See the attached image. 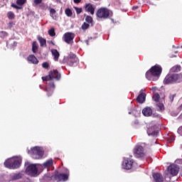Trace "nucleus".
Listing matches in <instances>:
<instances>
[{
    "label": "nucleus",
    "instance_id": "5701e85b",
    "mask_svg": "<svg viewBox=\"0 0 182 182\" xmlns=\"http://www.w3.org/2000/svg\"><path fill=\"white\" fill-rule=\"evenodd\" d=\"M21 177L22 176L21 175V173H14L11 175L12 180H19V178H21Z\"/></svg>",
    "mask_w": 182,
    "mask_h": 182
},
{
    "label": "nucleus",
    "instance_id": "4c0bfd02",
    "mask_svg": "<svg viewBox=\"0 0 182 182\" xmlns=\"http://www.w3.org/2000/svg\"><path fill=\"white\" fill-rule=\"evenodd\" d=\"M46 180H50V178H48L47 176H44L42 179H41V182H46Z\"/></svg>",
    "mask_w": 182,
    "mask_h": 182
},
{
    "label": "nucleus",
    "instance_id": "2eb2a0df",
    "mask_svg": "<svg viewBox=\"0 0 182 182\" xmlns=\"http://www.w3.org/2000/svg\"><path fill=\"white\" fill-rule=\"evenodd\" d=\"M154 179L156 182H163L164 181V178L161 174L156 173L153 174Z\"/></svg>",
    "mask_w": 182,
    "mask_h": 182
},
{
    "label": "nucleus",
    "instance_id": "2f4dec72",
    "mask_svg": "<svg viewBox=\"0 0 182 182\" xmlns=\"http://www.w3.org/2000/svg\"><path fill=\"white\" fill-rule=\"evenodd\" d=\"M0 36H1V38H5V37L8 36V33H6V31H1Z\"/></svg>",
    "mask_w": 182,
    "mask_h": 182
},
{
    "label": "nucleus",
    "instance_id": "412c9836",
    "mask_svg": "<svg viewBox=\"0 0 182 182\" xmlns=\"http://www.w3.org/2000/svg\"><path fill=\"white\" fill-rule=\"evenodd\" d=\"M181 70V66L174 65L171 68V73H177Z\"/></svg>",
    "mask_w": 182,
    "mask_h": 182
},
{
    "label": "nucleus",
    "instance_id": "6ab92c4d",
    "mask_svg": "<svg viewBox=\"0 0 182 182\" xmlns=\"http://www.w3.org/2000/svg\"><path fill=\"white\" fill-rule=\"evenodd\" d=\"M136 100L139 103H144L146 100V94L145 93L139 94L136 98Z\"/></svg>",
    "mask_w": 182,
    "mask_h": 182
},
{
    "label": "nucleus",
    "instance_id": "c03bdc74",
    "mask_svg": "<svg viewBox=\"0 0 182 182\" xmlns=\"http://www.w3.org/2000/svg\"><path fill=\"white\" fill-rule=\"evenodd\" d=\"M50 87L55 89V84L53 82L50 83Z\"/></svg>",
    "mask_w": 182,
    "mask_h": 182
},
{
    "label": "nucleus",
    "instance_id": "f704fd0d",
    "mask_svg": "<svg viewBox=\"0 0 182 182\" xmlns=\"http://www.w3.org/2000/svg\"><path fill=\"white\" fill-rule=\"evenodd\" d=\"M147 134L149 136H157V132H153L152 133H150V131H148Z\"/></svg>",
    "mask_w": 182,
    "mask_h": 182
},
{
    "label": "nucleus",
    "instance_id": "09e8293b",
    "mask_svg": "<svg viewBox=\"0 0 182 182\" xmlns=\"http://www.w3.org/2000/svg\"><path fill=\"white\" fill-rule=\"evenodd\" d=\"M170 58H177V55H170Z\"/></svg>",
    "mask_w": 182,
    "mask_h": 182
},
{
    "label": "nucleus",
    "instance_id": "5fc2aeb1",
    "mask_svg": "<svg viewBox=\"0 0 182 182\" xmlns=\"http://www.w3.org/2000/svg\"><path fill=\"white\" fill-rule=\"evenodd\" d=\"M173 48H176V46H173Z\"/></svg>",
    "mask_w": 182,
    "mask_h": 182
},
{
    "label": "nucleus",
    "instance_id": "473e14b6",
    "mask_svg": "<svg viewBox=\"0 0 182 182\" xmlns=\"http://www.w3.org/2000/svg\"><path fill=\"white\" fill-rule=\"evenodd\" d=\"M26 2V0H17L16 4L17 5H23Z\"/></svg>",
    "mask_w": 182,
    "mask_h": 182
},
{
    "label": "nucleus",
    "instance_id": "6e6552de",
    "mask_svg": "<svg viewBox=\"0 0 182 182\" xmlns=\"http://www.w3.org/2000/svg\"><path fill=\"white\" fill-rule=\"evenodd\" d=\"M78 59L76 58V55L73 53H70L67 57V63L69 66H75L77 63Z\"/></svg>",
    "mask_w": 182,
    "mask_h": 182
},
{
    "label": "nucleus",
    "instance_id": "cd10ccee",
    "mask_svg": "<svg viewBox=\"0 0 182 182\" xmlns=\"http://www.w3.org/2000/svg\"><path fill=\"white\" fill-rule=\"evenodd\" d=\"M55 14H56V11L54 10L53 9H50V15L51 18H53V19H55V17H53Z\"/></svg>",
    "mask_w": 182,
    "mask_h": 182
},
{
    "label": "nucleus",
    "instance_id": "6e6d98bb",
    "mask_svg": "<svg viewBox=\"0 0 182 182\" xmlns=\"http://www.w3.org/2000/svg\"><path fill=\"white\" fill-rule=\"evenodd\" d=\"M51 92H53V90H51Z\"/></svg>",
    "mask_w": 182,
    "mask_h": 182
},
{
    "label": "nucleus",
    "instance_id": "b1692460",
    "mask_svg": "<svg viewBox=\"0 0 182 182\" xmlns=\"http://www.w3.org/2000/svg\"><path fill=\"white\" fill-rule=\"evenodd\" d=\"M32 50L33 53H36V50H38V43L36 41H34L32 44Z\"/></svg>",
    "mask_w": 182,
    "mask_h": 182
},
{
    "label": "nucleus",
    "instance_id": "8fccbe9b",
    "mask_svg": "<svg viewBox=\"0 0 182 182\" xmlns=\"http://www.w3.org/2000/svg\"><path fill=\"white\" fill-rule=\"evenodd\" d=\"M174 53H178V50H174Z\"/></svg>",
    "mask_w": 182,
    "mask_h": 182
},
{
    "label": "nucleus",
    "instance_id": "9b49d317",
    "mask_svg": "<svg viewBox=\"0 0 182 182\" xmlns=\"http://www.w3.org/2000/svg\"><path fill=\"white\" fill-rule=\"evenodd\" d=\"M73 39H75V34L73 33H65L64 34V41L66 43H73Z\"/></svg>",
    "mask_w": 182,
    "mask_h": 182
},
{
    "label": "nucleus",
    "instance_id": "bb28decb",
    "mask_svg": "<svg viewBox=\"0 0 182 182\" xmlns=\"http://www.w3.org/2000/svg\"><path fill=\"white\" fill-rule=\"evenodd\" d=\"M153 99L154 102H159V100H160V95H159L158 93L155 94L153 97Z\"/></svg>",
    "mask_w": 182,
    "mask_h": 182
},
{
    "label": "nucleus",
    "instance_id": "e433bc0d",
    "mask_svg": "<svg viewBox=\"0 0 182 182\" xmlns=\"http://www.w3.org/2000/svg\"><path fill=\"white\" fill-rule=\"evenodd\" d=\"M42 67L44 68L45 69H48V68H49V64L48 63H43L42 64Z\"/></svg>",
    "mask_w": 182,
    "mask_h": 182
},
{
    "label": "nucleus",
    "instance_id": "423d86ee",
    "mask_svg": "<svg viewBox=\"0 0 182 182\" xmlns=\"http://www.w3.org/2000/svg\"><path fill=\"white\" fill-rule=\"evenodd\" d=\"M53 79H56V80H60V74L58 73V70L50 71L48 75L42 77V80L44 81L53 80Z\"/></svg>",
    "mask_w": 182,
    "mask_h": 182
},
{
    "label": "nucleus",
    "instance_id": "20e7f679",
    "mask_svg": "<svg viewBox=\"0 0 182 182\" xmlns=\"http://www.w3.org/2000/svg\"><path fill=\"white\" fill-rule=\"evenodd\" d=\"M45 151H43V148L39 146H34L28 150V154L31 156L33 159H39L43 157Z\"/></svg>",
    "mask_w": 182,
    "mask_h": 182
},
{
    "label": "nucleus",
    "instance_id": "864d4df0",
    "mask_svg": "<svg viewBox=\"0 0 182 182\" xmlns=\"http://www.w3.org/2000/svg\"><path fill=\"white\" fill-rule=\"evenodd\" d=\"M181 107V109H182V104H181V107Z\"/></svg>",
    "mask_w": 182,
    "mask_h": 182
},
{
    "label": "nucleus",
    "instance_id": "a19ab883",
    "mask_svg": "<svg viewBox=\"0 0 182 182\" xmlns=\"http://www.w3.org/2000/svg\"><path fill=\"white\" fill-rule=\"evenodd\" d=\"M175 97H176V95H171L169 96V99H170L171 102H173V100H174Z\"/></svg>",
    "mask_w": 182,
    "mask_h": 182
},
{
    "label": "nucleus",
    "instance_id": "7ed1b4c3",
    "mask_svg": "<svg viewBox=\"0 0 182 182\" xmlns=\"http://www.w3.org/2000/svg\"><path fill=\"white\" fill-rule=\"evenodd\" d=\"M176 82H178V83H179V82H182L181 73L168 74L164 80V82L165 83V85H168L170 83H176Z\"/></svg>",
    "mask_w": 182,
    "mask_h": 182
},
{
    "label": "nucleus",
    "instance_id": "ea45409f",
    "mask_svg": "<svg viewBox=\"0 0 182 182\" xmlns=\"http://www.w3.org/2000/svg\"><path fill=\"white\" fill-rule=\"evenodd\" d=\"M11 6L16 9H22V7L18 6L16 4H11Z\"/></svg>",
    "mask_w": 182,
    "mask_h": 182
},
{
    "label": "nucleus",
    "instance_id": "4be33fe9",
    "mask_svg": "<svg viewBox=\"0 0 182 182\" xmlns=\"http://www.w3.org/2000/svg\"><path fill=\"white\" fill-rule=\"evenodd\" d=\"M38 41L40 43L41 46H46V40H45V38L39 37Z\"/></svg>",
    "mask_w": 182,
    "mask_h": 182
},
{
    "label": "nucleus",
    "instance_id": "1a4fd4ad",
    "mask_svg": "<svg viewBox=\"0 0 182 182\" xmlns=\"http://www.w3.org/2000/svg\"><path fill=\"white\" fill-rule=\"evenodd\" d=\"M134 154L136 157H143L144 156V148L140 145H136L134 149Z\"/></svg>",
    "mask_w": 182,
    "mask_h": 182
},
{
    "label": "nucleus",
    "instance_id": "c85d7f7f",
    "mask_svg": "<svg viewBox=\"0 0 182 182\" xmlns=\"http://www.w3.org/2000/svg\"><path fill=\"white\" fill-rule=\"evenodd\" d=\"M85 21L86 22H87V23H92L93 19L92 18V16H87L85 18Z\"/></svg>",
    "mask_w": 182,
    "mask_h": 182
},
{
    "label": "nucleus",
    "instance_id": "39448f33",
    "mask_svg": "<svg viewBox=\"0 0 182 182\" xmlns=\"http://www.w3.org/2000/svg\"><path fill=\"white\" fill-rule=\"evenodd\" d=\"M38 168H39V164H30L27 166L26 171L29 176L36 177L38 176Z\"/></svg>",
    "mask_w": 182,
    "mask_h": 182
},
{
    "label": "nucleus",
    "instance_id": "9d476101",
    "mask_svg": "<svg viewBox=\"0 0 182 182\" xmlns=\"http://www.w3.org/2000/svg\"><path fill=\"white\" fill-rule=\"evenodd\" d=\"M133 167V161L132 159H125L122 161V168L125 170H130Z\"/></svg>",
    "mask_w": 182,
    "mask_h": 182
},
{
    "label": "nucleus",
    "instance_id": "393cba45",
    "mask_svg": "<svg viewBox=\"0 0 182 182\" xmlns=\"http://www.w3.org/2000/svg\"><path fill=\"white\" fill-rule=\"evenodd\" d=\"M7 16H8L9 19H14V18H15V14H14V12L9 11L7 14Z\"/></svg>",
    "mask_w": 182,
    "mask_h": 182
},
{
    "label": "nucleus",
    "instance_id": "72a5a7b5",
    "mask_svg": "<svg viewBox=\"0 0 182 182\" xmlns=\"http://www.w3.org/2000/svg\"><path fill=\"white\" fill-rule=\"evenodd\" d=\"M74 9L76 11V14H79L82 13V8L74 7Z\"/></svg>",
    "mask_w": 182,
    "mask_h": 182
},
{
    "label": "nucleus",
    "instance_id": "ddd939ff",
    "mask_svg": "<svg viewBox=\"0 0 182 182\" xmlns=\"http://www.w3.org/2000/svg\"><path fill=\"white\" fill-rule=\"evenodd\" d=\"M68 176L65 173H57L55 175V181H66Z\"/></svg>",
    "mask_w": 182,
    "mask_h": 182
},
{
    "label": "nucleus",
    "instance_id": "3c124183",
    "mask_svg": "<svg viewBox=\"0 0 182 182\" xmlns=\"http://www.w3.org/2000/svg\"><path fill=\"white\" fill-rule=\"evenodd\" d=\"M46 91H47V92H49V90L47 88V89H46Z\"/></svg>",
    "mask_w": 182,
    "mask_h": 182
},
{
    "label": "nucleus",
    "instance_id": "f257e3e1",
    "mask_svg": "<svg viewBox=\"0 0 182 182\" xmlns=\"http://www.w3.org/2000/svg\"><path fill=\"white\" fill-rule=\"evenodd\" d=\"M162 70L161 66L156 65L146 72V77L148 80L156 81L160 77Z\"/></svg>",
    "mask_w": 182,
    "mask_h": 182
},
{
    "label": "nucleus",
    "instance_id": "a211bd4d",
    "mask_svg": "<svg viewBox=\"0 0 182 182\" xmlns=\"http://www.w3.org/2000/svg\"><path fill=\"white\" fill-rule=\"evenodd\" d=\"M51 53L53 56V59L55 62H58V60H59V56H60V54H59V52L58 51V50L56 49H52L51 50Z\"/></svg>",
    "mask_w": 182,
    "mask_h": 182
},
{
    "label": "nucleus",
    "instance_id": "f03ea898",
    "mask_svg": "<svg viewBox=\"0 0 182 182\" xmlns=\"http://www.w3.org/2000/svg\"><path fill=\"white\" fill-rule=\"evenodd\" d=\"M22 163V158L21 156H14L5 161L4 166L7 168H18Z\"/></svg>",
    "mask_w": 182,
    "mask_h": 182
},
{
    "label": "nucleus",
    "instance_id": "0eeeda50",
    "mask_svg": "<svg viewBox=\"0 0 182 182\" xmlns=\"http://www.w3.org/2000/svg\"><path fill=\"white\" fill-rule=\"evenodd\" d=\"M109 15H110V11L106 8H101L97 11V16L98 18L106 19V18H109Z\"/></svg>",
    "mask_w": 182,
    "mask_h": 182
},
{
    "label": "nucleus",
    "instance_id": "dca6fc26",
    "mask_svg": "<svg viewBox=\"0 0 182 182\" xmlns=\"http://www.w3.org/2000/svg\"><path fill=\"white\" fill-rule=\"evenodd\" d=\"M27 59H28V62H31V63H33V65H38V63L39 62L38 60V58H36V57H35V55H30Z\"/></svg>",
    "mask_w": 182,
    "mask_h": 182
},
{
    "label": "nucleus",
    "instance_id": "a18cd8bd",
    "mask_svg": "<svg viewBox=\"0 0 182 182\" xmlns=\"http://www.w3.org/2000/svg\"><path fill=\"white\" fill-rule=\"evenodd\" d=\"M81 1L82 0H74L75 4H80Z\"/></svg>",
    "mask_w": 182,
    "mask_h": 182
},
{
    "label": "nucleus",
    "instance_id": "f3484780",
    "mask_svg": "<svg viewBox=\"0 0 182 182\" xmlns=\"http://www.w3.org/2000/svg\"><path fill=\"white\" fill-rule=\"evenodd\" d=\"M85 10L87 12H90L91 15H93L95 14V8L93 7V5L90 4H85Z\"/></svg>",
    "mask_w": 182,
    "mask_h": 182
},
{
    "label": "nucleus",
    "instance_id": "aec40b11",
    "mask_svg": "<svg viewBox=\"0 0 182 182\" xmlns=\"http://www.w3.org/2000/svg\"><path fill=\"white\" fill-rule=\"evenodd\" d=\"M53 166V159H48L43 164V167L44 168H48V167H52Z\"/></svg>",
    "mask_w": 182,
    "mask_h": 182
},
{
    "label": "nucleus",
    "instance_id": "58836bf2",
    "mask_svg": "<svg viewBox=\"0 0 182 182\" xmlns=\"http://www.w3.org/2000/svg\"><path fill=\"white\" fill-rule=\"evenodd\" d=\"M33 3L35 5H39V4H42V0H34Z\"/></svg>",
    "mask_w": 182,
    "mask_h": 182
},
{
    "label": "nucleus",
    "instance_id": "c9c22d12",
    "mask_svg": "<svg viewBox=\"0 0 182 182\" xmlns=\"http://www.w3.org/2000/svg\"><path fill=\"white\" fill-rule=\"evenodd\" d=\"M157 106L159 110H164V105L163 104H158Z\"/></svg>",
    "mask_w": 182,
    "mask_h": 182
},
{
    "label": "nucleus",
    "instance_id": "de8ad7c7",
    "mask_svg": "<svg viewBox=\"0 0 182 182\" xmlns=\"http://www.w3.org/2000/svg\"><path fill=\"white\" fill-rule=\"evenodd\" d=\"M174 139H175L174 136H172V137L171 138V141H174Z\"/></svg>",
    "mask_w": 182,
    "mask_h": 182
},
{
    "label": "nucleus",
    "instance_id": "c756f323",
    "mask_svg": "<svg viewBox=\"0 0 182 182\" xmlns=\"http://www.w3.org/2000/svg\"><path fill=\"white\" fill-rule=\"evenodd\" d=\"M89 26H90L89 23H84L82 25V29H83V31H86V29H87Z\"/></svg>",
    "mask_w": 182,
    "mask_h": 182
},
{
    "label": "nucleus",
    "instance_id": "a878e982",
    "mask_svg": "<svg viewBox=\"0 0 182 182\" xmlns=\"http://www.w3.org/2000/svg\"><path fill=\"white\" fill-rule=\"evenodd\" d=\"M65 15H67V16H72V10H70V9H66L65 11Z\"/></svg>",
    "mask_w": 182,
    "mask_h": 182
},
{
    "label": "nucleus",
    "instance_id": "79ce46f5",
    "mask_svg": "<svg viewBox=\"0 0 182 182\" xmlns=\"http://www.w3.org/2000/svg\"><path fill=\"white\" fill-rule=\"evenodd\" d=\"M178 134H181V136H182V127L178 129Z\"/></svg>",
    "mask_w": 182,
    "mask_h": 182
},
{
    "label": "nucleus",
    "instance_id": "37998d69",
    "mask_svg": "<svg viewBox=\"0 0 182 182\" xmlns=\"http://www.w3.org/2000/svg\"><path fill=\"white\" fill-rule=\"evenodd\" d=\"M8 26H9V28H12V26H14V22L9 23Z\"/></svg>",
    "mask_w": 182,
    "mask_h": 182
},
{
    "label": "nucleus",
    "instance_id": "4468645a",
    "mask_svg": "<svg viewBox=\"0 0 182 182\" xmlns=\"http://www.w3.org/2000/svg\"><path fill=\"white\" fill-rule=\"evenodd\" d=\"M142 113L144 116H146V117H150V116L153 114V109L148 107L142 110Z\"/></svg>",
    "mask_w": 182,
    "mask_h": 182
},
{
    "label": "nucleus",
    "instance_id": "7c9ffc66",
    "mask_svg": "<svg viewBox=\"0 0 182 182\" xmlns=\"http://www.w3.org/2000/svg\"><path fill=\"white\" fill-rule=\"evenodd\" d=\"M48 34L50 36H55V28H51L48 31Z\"/></svg>",
    "mask_w": 182,
    "mask_h": 182
},
{
    "label": "nucleus",
    "instance_id": "603ef678",
    "mask_svg": "<svg viewBox=\"0 0 182 182\" xmlns=\"http://www.w3.org/2000/svg\"><path fill=\"white\" fill-rule=\"evenodd\" d=\"M48 96H50V95H52V93H50V95L49 94H48Z\"/></svg>",
    "mask_w": 182,
    "mask_h": 182
},
{
    "label": "nucleus",
    "instance_id": "49530a36",
    "mask_svg": "<svg viewBox=\"0 0 182 182\" xmlns=\"http://www.w3.org/2000/svg\"><path fill=\"white\" fill-rule=\"evenodd\" d=\"M139 9V6H133L132 8L133 11H136V9Z\"/></svg>",
    "mask_w": 182,
    "mask_h": 182
},
{
    "label": "nucleus",
    "instance_id": "f8f14e48",
    "mask_svg": "<svg viewBox=\"0 0 182 182\" xmlns=\"http://www.w3.org/2000/svg\"><path fill=\"white\" fill-rule=\"evenodd\" d=\"M178 166L177 165H171L168 167V171L171 174V176H177L178 174Z\"/></svg>",
    "mask_w": 182,
    "mask_h": 182
}]
</instances>
